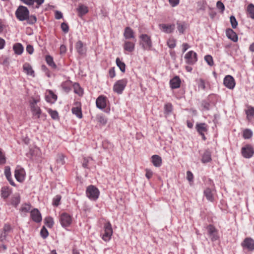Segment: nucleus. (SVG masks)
I'll use <instances>...</instances> for the list:
<instances>
[{"label":"nucleus","mask_w":254,"mask_h":254,"mask_svg":"<svg viewBox=\"0 0 254 254\" xmlns=\"http://www.w3.org/2000/svg\"><path fill=\"white\" fill-rule=\"evenodd\" d=\"M216 6L217 8L221 10V12H223L225 9V6L221 1H217L216 3Z\"/></svg>","instance_id":"61"},{"label":"nucleus","mask_w":254,"mask_h":254,"mask_svg":"<svg viewBox=\"0 0 254 254\" xmlns=\"http://www.w3.org/2000/svg\"><path fill=\"white\" fill-rule=\"evenodd\" d=\"M223 84L227 88L233 89L235 86L236 82L234 77L230 75H226L223 80Z\"/></svg>","instance_id":"14"},{"label":"nucleus","mask_w":254,"mask_h":254,"mask_svg":"<svg viewBox=\"0 0 254 254\" xmlns=\"http://www.w3.org/2000/svg\"><path fill=\"white\" fill-rule=\"evenodd\" d=\"M100 194L98 189L93 185H90L86 188V195L91 200H96Z\"/></svg>","instance_id":"3"},{"label":"nucleus","mask_w":254,"mask_h":254,"mask_svg":"<svg viewBox=\"0 0 254 254\" xmlns=\"http://www.w3.org/2000/svg\"><path fill=\"white\" fill-rule=\"evenodd\" d=\"M247 119L249 121L251 120L254 117V107L250 106L248 109L246 110Z\"/></svg>","instance_id":"42"},{"label":"nucleus","mask_w":254,"mask_h":254,"mask_svg":"<svg viewBox=\"0 0 254 254\" xmlns=\"http://www.w3.org/2000/svg\"><path fill=\"white\" fill-rule=\"evenodd\" d=\"M172 109L173 107L171 103H169L165 105L164 109L165 112L167 113H171L172 111Z\"/></svg>","instance_id":"57"},{"label":"nucleus","mask_w":254,"mask_h":254,"mask_svg":"<svg viewBox=\"0 0 254 254\" xmlns=\"http://www.w3.org/2000/svg\"><path fill=\"white\" fill-rule=\"evenodd\" d=\"M61 29L64 33H66L69 31V26L66 23L63 22L61 24Z\"/></svg>","instance_id":"59"},{"label":"nucleus","mask_w":254,"mask_h":254,"mask_svg":"<svg viewBox=\"0 0 254 254\" xmlns=\"http://www.w3.org/2000/svg\"><path fill=\"white\" fill-rule=\"evenodd\" d=\"M20 201V197L18 195L12 196L10 200V203L14 207H16Z\"/></svg>","instance_id":"43"},{"label":"nucleus","mask_w":254,"mask_h":254,"mask_svg":"<svg viewBox=\"0 0 254 254\" xmlns=\"http://www.w3.org/2000/svg\"><path fill=\"white\" fill-rule=\"evenodd\" d=\"M167 45L170 49H173L176 46V40L173 38H169L167 41Z\"/></svg>","instance_id":"45"},{"label":"nucleus","mask_w":254,"mask_h":254,"mask_svg":"<svg viewBox=\"0 0 254 254\" xmlns=\"http://www.w3.org/2000/svg\"><path fill=\"white\" fill-rule=\"evenodd\" d=\"M11 190L8 187L4 186L1 189V196L3 199H5L11 193Z\"/></svg>","instance_id":"29"},{"label":"nucleus","mask_w":254,"mask_h":254,"mask_svg":"<svg viewBox=\"0 0 254 254\" xmlns=\"http://www.w3.org/2000/svg\"><path fill=\"white\" fill-rule=\"evenodd\" d=\"M40 235L43 239H46L49 235V232L45 226H43L40 231Z\"/></svg>","instance_id":"51"},{"label":"nucleus","mask_w":254,"mask_h":254,"mask_svg":"<svg viewBox=\"0 0 254 254\" xmlns=\"http://www.w3.org/2000/svg\"><path fill=\"white\" fill-rule=\"evenodd\" d=\"M116 63L117 65L119 67L121 71L124 73L126 71V64L121 61L119 58H117L116 60Z\"/></svg>","instance_id":"41"},{"label":"nucleus","mask_w":254,"mask_h":254,"mask_svg":"<svg viewBox=\"0 0 254 254\" xmlns=\"http://www.w3.org/2000/svg\"><path fill=\"white\" fill-rule=\"evenodd\" d=\"M253 135L252 130L249 128H246L243 131V137L245 139H249L252 138Z\"/></svg>","instance_id":"40"},{"label":"nucleus","mask_w":254,"mask_h":254,"mask_svg":"<svg viewBox=\"0 0 254 254\" xmlns=\"http://www.w3.org/2000/svg\"><path fill=\"white\" fill-rule=\"evenodd\" d=\"M72 85V82L69 80H67L63 82L61 86L62 89L65 92L68 93L71 90Z\"/></svg>","instance_id":"27"},{"label":"nucleus","mask_w":254,"mask_h":254,"mask_svg":"<svg viewBox=\"0 0 254 254\" xmlns=\"http://www.w3.org/2000/svg\"><path fill=\"white\" fill-rule=\"evenodd\" d=\"M15 14L17 19L21 21L26 20L27 23L29 24L33 25L37 21V18L35 15H29V11L26 6H19Z\"/></svg>","instance_id":"1"},{"label":"nucleus","mask_w":254,"mask_h":254,"mask_svg":"<svg viewBox=\"0 0 254 254\" xmlns=\"http://www.w3.org/2000/svg\"><path fill=\"white\" fill-rule=\"evenodd\" d=\"M181 81L178 76H175L170 80L169 84L171 89L179 88L180 87Z\"/></svg>","instance_id":"22"},{"label":"nucleus","mask_w":254,"mask_h":254,"mask_svg":"<svg viewBox=\"0 0 254 254\" xmlns=\"http://www.w3.org/2000/svg\"><path fill=\"white\" fill-rule=\"evenodd\" d=\"M107 101L108 99L106 96L104 95L99 96L96 101L97 107L102 110L105 109L107 106Z\"/></svg>","instance_id":"18"},{"label":"nucleus","mask_w":254,"mask_h":254,"mask_svg":"<svg viewBox=\"0 0 254 254\" xmlns=\"http://www.w3.org/2000/svg\"><path fill=\"white\" fill-rule=\"evenodd\" d=\"M6 163V157L5 154L2 152L0 149V165H3Z\"/></svg>","instance_id":"55"},{"label":"nucleus","mask_w":254,"mask_h":254,"mask_svg":"<svg viewBox=\"0 0 254 254\" xmlns=\"http://www.w3.org/2000/svg\"><path fill=\"white\" fill-rule=\"evenodd\" d=\"M195 129L198 134L201 136L203 140L205 141L206 137L205 134L207 133L209 126L205 123H197L195 126Z\"/></svg>","instance_id":"5"},{"label":"nucleus","mask_w":254,"mask_h":254,"mask_svg":"<svg viewBox=\"0 0 254 254\" xmlns=\"http://www.w3.org/2000/svg\"><path fill=\"white\" fill-rule=\"evenodd\" d=\"M151 162L156 167H159L162 165V159L158 155H153L151 157Z\"/></svg>","instance_id":"30"},{"label":"nucleus","mask_w":254,"mask_h":254,"mask_svg":"<svg viewBox=\"0 0 254 254\" xmlns=\"http://www.w3.org/2000/svg\"><path fill=\"white\" fill-rule=\"evenodd\" d=\"M42 69L43 71H44L46 74V75L48 77H50V70L47 68V67L45 65H42L41 66Z\"/></svg>","instance_id":"64"},{"label":"nucleus","mask_w":254,"mask_h":254,"mask_svg":"<svg viewBox=\"0 0 254 254\" xmlns=\"http://www.w3.org/2000/svg\"><path fill=\"white\" fill-rule=\"evenodd\" d=\"M12 231V229L9 224H5L2 228V231L0 235V241L3 242L6 239L8 234Z\"/></svg>","instance_id":"19"},{"label":"nucleus","mask_w":254,"mask_h":254,"mask_svg":"<svg viewBox=\"0 0 254 254\" xmlns=\"http://www.w3.org/2000/svg\"><path fill=\"white\" fill-rule=\"evenodd\" d=\"M139 45L144 50L149 51L152 47L151 37L146 34H142L139 36Z\"/></svg>","instance_id":"2"},{"label":"nucleus","mask_w":254,"mask_h":254,"mask_svg":"<svg viewBox=\"0 0 254 254\" xmlns=\"http://www.w3.org/2000/svg\"><path fill=\"white\" fill-rule=\"evenodd\" d=\"M201 107L203 110L208 111L210 109V104L209 102L203 100L201 103Z\"/></svg>","instance_id":"48"},{"label":"nucleus","mask_w":254,"mask_h":254,"mask_svg":"<svg viewBox=\"0 0 254 254\" xmlns=\"http://www.w3.org/2000/svg\"><path fill=\"white\" fill-rule=\"evenodd\" d=\"M4 173V175H5L7 180L9 182V184L11 186L15 187L16 185L11 177L10 168L9 166H7L5 167Z\"/></svg>","instance_id":"25"},{"label":"nucleus","mask_w":254,"mask_h":254,"mask_svg":"<svg viewBox=\"0 0 254 254\" xmlns=\"http://www.w3.org/2000/svg\"><path fill=\"white\" fill-rule=\"evenodd\" d=\"M145 177L148 179L149 180L150 178H152V176H153V172L152 171L149 169H146L145 170Z\"/></svg>","instance_id":"62"},{"label":"nucleus","mask_w":254,"mask_h":254,"mask_svg":"<svg viewBox=\"0 0 254 254\" xmlns=\"http://www.w3.org/2000/svg\"><path fill=\"white\" fill-rule=\"evenodd\" d=\"M61 196L60 195H57L53 199L52 204L55 206H58L60 204L61 200Z\"/></svg>","instance_id":"49"},{"label":"nucleus","mask_w":254,"mask_h":254,"mask_svg":"<svg viewBox=\"0 0 254 254\" xmlns=\"http://www.w3.org/2000/svg\"><path fill=\"white\" fill-rule=\"evenodd\" d=\"M136 39L135 40H125L123 45L125 51L128 52H132L135 49Z\"/></svg>","instance_id":"13"},{"label":"nucleus","mask_w":254,"mask_h":254,"mask_svg":"<svg viewBox=\"0 0 254 254\" xmlns=\"http://www.w3.org/2000/svg\"><path fill=\"white\" fill-rule=\"evenodd\" d=\"M40 98H33L30 101V107L37 106V104L40 102Z\"/></svg>","instance_id":"56"},{"label":"nucleus","mask_w":254,"mask_h":254,"mask_svg":"<svg viewBox=\"0 0 254 254\" xmlns=\"http://www.w3.org/2000/svg\"><path fill=\"white\" fill-rule=\"evenodd\" d=\"M204 195L206 197V199L210 201H213L214 196L212 190L210 188H206L204 190Z\"/></svg>","instance_id":"36"},{"label":"nucleus","mask_w":254,"mask_h":254,"mask_svg":"<svg viewBox=\"0 0 254 254\" xmlns=\"http://www.w3.org/2000/svg\"><path fill=\"white\" fill-rule=\"evenodd\" d=\"M127 82L128 80L127 78H123L117 80L113 85V91L118 94H122L127 85Z\"/></svg>","instance_id":"4"},{"label":"nucleus","mask_w":254,"mask_h":254,"mask_svg":"<svg viewBox=\"0 0 254 254\" xmlns=\"http://www.w3.org/2000/svg\"><path fill=\"white\" fill-rule=\"evenodd\" d=\"M75 49L80 55H85L86 52V48L84 47L83 42L80 40L76 43Z\"/></svg>","instance_id":"24"},{"label":"nucleus","mask_w":254,"mask_h":254,"mask_svg":"<svg viewBox=\"0 0 254 254\" xmlns=\"http://www.w3.org/2000/svg\"><path fill=\"white\" fill-rule=\"evenodd\" d=\"M31 111L33 116H36V118L39 119L42 115V110L39 106L31 107Z\"/></svg>","instance_id":"35"},{"label":"nucleus","mask_w":254,"mask_h":254,"mask_svg":"<svg viewBox=\"0 0 254 254\" xmlns=\"http://www.w3.org/2000/svg\"><path fill=\"white\" fill-rule=\"evenodd\" d=\"M206 229L212 241H215L219 238L218 231L214 225L209 224L207 226Z\"/></svg>","instance_id":"10"},{"label":"nucleus","mask_w":254,"mask_h":254,"mask_svg":"<svg viewBox=\"0 0 254 254\" xmlns=\"http://www.w3.org/2000/svg\"><path fill=\"white\" fill-rule=\"evenodd\" d=\"M23 68L24 71L27 74L32 76V77L35 76V72L33 69L31 65L28 63H25L23 65Z\"/></svg>","instance_id":"26"},{"label":"nucleus","mask_w":254,"mask_h":254,"mask_svg":"<svg viewBox=\"0 0 254 254\" xmlns=\"http://www.w3.org/2000/svg\"><path fill=\"white\" fill-rule=\"evenodd\" d=\"M13 50L15 54L20 55L23 52L24 48L21 43H16L13 45Z\"/></svg>","instance_id":"32"},{"label":"nucleus","mask_w":254,"mask_h":254,"mask_svg":"<svg viewBox=\"0 0 254 254\" xmlns=\"http://www.w3.org/2000/svg\"><path fill=\"white\" fill-rule=\"evenodd\" d=\"M74 107H73L71 109L72 113L77 118L81 119L82 118V114L81 111V104L80 102H74Z\"/></svg>","instance_id":"17"},{"label":"nucleus","mask_w":254,"mask_h":254,"mask_svg":"<svg viewBox=\"0 0 254 254\" xmlns=\"http://www.w3.org/2000/svg\"><path fill=\"white\" fill-rule=\"evenodd\" d=\"M211 160L212 159L211 152L208 150H205L202 156V162L203 163H206L210 162Z\"/></svg>","instance_id":"31"},{"label":"nucleus","mask_w":254,"mask_h":254,"mask_svg":"<svg viewBox=\"0 0 254 254\" xmlns=\"http://www.w3.org/2000/svg\"><path fill=\"white\" fill-rule=\"evenodd\" d=\"M72 86L74 89V92L75 94L80 97L83 96L84 93L83 89L81 87L78 83L75 82L73 84Z\"/></svg>","instance_id":"33"},{"label":"nucleus","mask_w":254,"mask_h":254,"mask_svg":"<svg viewBox=\"0 0 254 254\" xmlns=\"http://www.w3.org/2000/svg\"><path fill=\"white\" fill-rule=\"evenodd\" d=\"M177 29L180 34H183L185 30V23L184 22H177Z\"/></svg>","instance_id":"44"},{"label":"nucleus","mask_w":254,"mask_h":254,"mask_svg":"<svg viewBox=\"0 0 254 254\" xmlns=\"http://www.w3.org/2000/svg\"><path fill=\"white\" fill-rule=\"evenodd\" d=\"M31 209V205L29 204H22L21 208H20V211L23 212H28Z\"/></svg>","instance_id":"52"},{"label":"nucleus","mask_w":254,"mask_h":254,"mask_svg":"<svg viewBox=\"0 0 254 254\" xmlns=\"http://www.w3.org/2000/svg\"><path fill=\"white\" fill-rule=\"evenodd\" d=\"M104 232L102 236V239L105 242L110 241L113 235V231L112 225L109 221L105 223L104 226Z\"/></svg>","instance_id":"6"},{"label":"nucleus","mask_w":254,"mask_h":254,"mask_svg":"<svg viewBox=\"0 0 254 254\" xmlns=\"http://www.w3.org/2000/svg\"><path fill=\"white\" fill-rule=\"evenodd\" d=\"M60 222L62 226L66 228L70 225L72 223L71 216L67 213H63L60 216Z\"/></svg>","instance_id":"11"},{"label":"nucleus","mask_w":254,"mask_h":254,"mask_svg":"<svg viewBox=\"0 0 254 254\" xmlns=\"http://www.w3.org/2000/svg\"><path fill=\"white\" fill-rule=\"evenodd\" d=\"M77 11L78 12V15L81 17L82 16L88 13V8L86 5L80 4L78 7L77 8Z\"/></svg>","instance_id":"28"},{"label":"nucleus","mask_w":254,"mask_h":254,"mask_svg":"<svg viewBox=\"0 0 254 254\" xmlns=\"http://www.w3.org/2000/svg\"><path fill=\"white\" fill-rule=\"evenodd\" d=\"M97 121L102 126L105 125L107 122V119L103 116H99L97 118Z\"/></svg>","instance_id":"50"},{"label":"nucleus","mask_w":254,"mask_h":254,"mask_svg":"<svg viewBox=\"0 0 254 254\" xmlns=\"http://www.w3.org/2000/svg\"><path fill=\"white\" fill-rule=\"evenodd\" d=\"M125 40H135L134 32L130 27H126L124 29L123 34Z\"/></svg>","instance_id":"20"},{"label":"nucleus","mask_w":254,"mask_h":254,"mask_svg":"<svg viewBox=\"0 0 254 254\" xmlns=\"http://www.w3.org/2000/svg\"><path fill=\"white\" fill-rule=\"evenodd\" d=\"M204 60L207 64L210 66H212L214 64V62L213 60V58L210 55H206L204 57Z\"/></svg>","instance_id":"53"},{"label":"nucleus","mask_w":254,"mask_h":254,"mask_svg":"<svg viewBox=\"0 0 254 254\" xmlns=\"http://www.w3.org/2000/svg\"><path fill=\"white\" fill-rule=\"evenodd\" d=\"M45 224L49 228H52L54 225V220L51 217H47L45 218Z\"/></svg>","instance_id":"47"},{"label":"nucleus","mask_w":254,"mask_h":254,"mask_svg":"<svg viewBox=\"0 0 254 254\" xmlns=\"http://www.w3.org/2000/svg\"><path fill=\"white\" fill-rule=\"evenodd\" d=\"M160 29L163 32L167 34L172 33L175 30V25L174 24H159Z\"/></svg>","instance_id":"16"},{"label":"nucleus","mask_w":254,"mask_h":254,"mask_svg":"<svg viewBox=\"0 0 254 254\" xmlns=\"http://www.w3.org/2000/svg\"><path fill=\"white\" fill-rule=\"evenodd\" d=\"M93 160V158L92 157H88V158H84L83 162H82V166L84 168H89L88 167V163H89V160Z\"/></svg>","instance_id":"60"},{"label":"nucleus","mask_w":254,"mask_h":254,"mask_svg":"<svg viewBox=\"0 0 254 254\" xmlns=\"http://www.w3.org/2000/svg\"><path fill=\"white\" fill-rule=\"evenodd\" d=\"M246 13L248 17L254 19V4L250 3L246 8Z\"/></svg>","instance_id":"34"},{"label":"nucleus","mask_w":254,"mask_h":254,"mask_svg":"<svg viewBox=\"0 0 254 254\" xmlns=\"http://www.w3.org/2000/svg\"><path fill=\"white\" fill-rule=\"evenodd\" d=\"M242 155L245 158H250L254 154V147L251 144H247L241 148Z\"/></svg>","instance_id":"7"},{"label":"nucleus","mask_w":254,"mask_h":254,"mask_svg":"<svg viewBox=\"0 0 254 254\" xmlns=\"http://www.w3.org/2000/svg\"><path fill=\"white\" fill-rule=\"evenodd\" d=\"M45 60L47 64L52 68L56 69L57 68V65L54 62L53 58L52 56L50 55H47L45 57Z\"/></svg>","instance_id":"39"},{"label":"nucleus","mask_w":254,"mask_h":254,"mask_svg":"<svg viewBox=\"0 0 254 254\" xmlns=\"http://www.w3.org/2000/svg\"><path fill=\"white\" fill-rule=\"evenodd\" d=\"M185 59L187 64L193 65L197 61V55L195 52L190 51L186 54Z\"/></svg>","instance_id":"9"},{"label":"nucleus","mask_w":254,"mask_h":254,"mask_svg":"<svg viewBox=\"0 0 254 254\" xmlns=\"http://www.w3.org/2000/svg\"><path fill=\"white\" fill-rule=\"evenodd\" d=\"M66 156L63 153H58L57 155L56 162L60 165H63L65 164V158Z\"/></svg>","instance_id":"38"},{"label":"nucleus","mask_w":254,"mask_h":254,"mask_svg":"<svg viewBox=\"0 0 254 254\" xmlns=\"http://www.w3.org/2000/svg\"><path fill=\"white\" fill-rule=\"evenodd\" d=\"M187 178L189 182H192L193 180V175L190 171L187 172Z\"/></svg>","instance_id":"63"},{"label":"nucleus","mask_w":254,"mask_h":254,"mask_svg":"<svg viewBox=\"0 0 254 254\" xmlns=\"http://www.w3.org/2000/svg\"><path fill=\"white\" fill-rule=\"evenodd\" d=\"M230 20L232 28L234 29L236 28L238 25V22L235 17L233 15H231L230 17Z\"/></svg>","instance_id":"54"},{"label":"nucleus","mask_w":254,"mask_h":254,"mask_svg":"<svg viewBox=\"0 0 254 254\" xmlns=\"http://www.w3.org/2000/svg\"><path fill=\"white\" fill-rule=\"evenodd\" d=\"M109 75L111 78H113L116 76L115 67H112L109 69Z\"/></svg>","instance_id":"58"},{"label":"nucleus","mask_w":254,"mask_h":254,"mask_svg":"<svg viewBox=\"0 0 254 254\" xmlns=\"http://www.w3.org/2000/svg\"><path fill=\"white\" fill-rule=\"evenodd\" d=\"M198 88H200L203 90H205L206 89V84L208 83V82L206 81L204 79L202 78H200L198 80Z\"/></svg>","instance_id":"46"},{"label":"nucleus","mask_w":254,"mask_h":254,"mask_svg":"<svg viewBox=\"0 0 254 254\" xmlns=\"http://www.w3.org/2000/svg\"><path fill=\"white\" fill-rule=\"evenodd\" d=\"M45 97L46 101L50 104L55 103L58 99L57 95L50 89L46 91Z\"/></svg>","instance_id":"15"},{"label":"nucleus","mask_w":254,"mask_h":254,"mask_svg":"<svg viewBox=\"0 0 254 254\" xmlns=\"http://www.w3.org/2000/svg\"><path fill=\"white\" fill-rule=\"evenodd\" d=\"M244 250H246L249 252H253L254 251V240L250 237L245 238L241 244Z\"/></svg>","instance_id":"8"},{"label":"nucleus","mask_w":254,"mask_h":254,"mask_svg":"<svg viewBox=\"0 0 254 254\" xmlns=\"http://www.w3.org/2000/svg\"><path fill=\"white\" fill-rule=\"evenodd\" d=\"M226 34L228 39L234 42L238 41V37L236 33L232 29L228 28L226 30Z\"/></svg>","instance_id":"23"},{"label":"nucleus","mask_w":254,"mask_h":254,"mask_svg":"<svg viewBox=\"0 0 254 254\" xmlns=\"http://www.w3.org/2000/svg\"><path fill=\"white\" fill-rule=\"evenodd\" d=\"M47 111L53 120H59L60 119L59 113L56 110H53L51 108H48Z\"/></svg>","instance_id":"37"},{"label":"nucleus","mask_w":254,"mask_h":254,"mask_svg":"<svg viewBox=\"0 0 254 254\" xmlns=\"http://www.w3.org/2000/svg\"><path fill=\"white\" fill-rule=\"evenodd\" d=\"M26 173L23 168L20 166H17L14 171V176L16 180L22 183L25 180Z\"/></svg>","instance_id":"12"},{"label":"nucleus","mask_w":254,"mask_h":254,"mask_svg":"<svg viewBox=\"0 0 254 254\" xmlns=\"http://www.w3.org/2000/svg\"><path fill=\"white\" fill-rule=\"evenodd\" d=\"M31 219L36 223H39L42 221V216L40 211L36 208H34L30 211Z\"/></svg>","instance_id":"21"}]
</instances>
